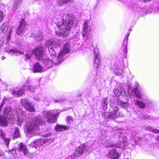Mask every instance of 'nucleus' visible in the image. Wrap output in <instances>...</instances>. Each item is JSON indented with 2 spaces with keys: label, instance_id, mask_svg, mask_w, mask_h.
<instances>
[{
  "label": "nucleus",
  "instance_id": "1",
  "mask_svg": "<svg viewBox=\"0 0 159 159\" xmlns=\"http://www.w3.org/2000/svg\"><path fill=\"white\" fill-rule=\"evenodd\" d=\"M45 46L48 48L50 55L53 58L52 60L48 58H44L45 56L43 53L44 47L42 45L38 47L33 52L28 51L26 52L25 54V60L29 59L33 53L39 60H41L43 62L45 66V67H43L39 63H36L33 67V71L34 73L44 71L52 67L53 64L58 65L64 60L65 54L70 51L69 44L68 43L65 44L56 58L57 49L60 47L61 44L58 42H56L53 40H48L45 42Z\"/></svg>",
  "mask_w": 159,
  "mask_h": 159
},
{
  "label": "nucleus",
  "instance_id": "2",
  "mask_svg": "<svg viewBox=\"0 0 159 159\" xmlns=\"http://www.w3.org/2000/svg\"><path fill=\"white\" fill-rule=\"evenodd\" d=\"M3 116H0V125L2 126H5L9 122L12 124L16 121L17 124L21 126L25 120V113L20 111L17 112L10 108L9 107L4 108Z\"/></svg>",
  "mask_w": 159,
  "mask_h": 159
},
{
  "label": "nucleus",
  "instance_id": "3",
  "mask_svg": "<svg viewBox=\"0 0 159 159\" xmlns=\"http://www.w3.org/2000/svg\"><path fill=\"white\" fill-rule=\"evenodd\" d=\"M75 18L74 16L71 15H64L62 18V22L61 21L56 23L58 28L60 30H62L64 33L57 31L56 33V36L61 37H67L70 33V29L73 25V20Z\"/></svg>",
  "mask_w": 159,
  "mask_h": 159
},
{
  "label": "nucleus",
  "instance_id": "4",
  "mask_svg": "<svg viewBox=\"0 0 159 159\" xmlns=\"http://www.w3.org/2000/svg\"><path fill=\"white\" fill-rule=\"evenodd\" d=\"M43 122L40 116L29 117L28 120L26 124L28 136L31 137L32 135L29 136V135H33L36 130L38 129L39 125H42Z\"/></svg>",
  "mask_w": 159,
  "mask_h": 159
},
{
  "label": "nucleus",
  "instance_id": "5",
  "mask_svg": "<svg viewBox=\"0 0 159 159\" xmlns=\"http://www.w3.org/2000/svg\"><path fill=\"white\" fill-rule=\"evenodd\" d=\"M54 135L50 133H48L43 135V139H39L34 141L31 143L30 146L35 148L38 151H41L43 148V145L45 144H47L52 142L54 139Z\"/></svg>",
  "mask_w": 159,
  "mask_h": 159
},
{
  "label": "nucleus",
  "instance_id": "6",
  "mask_svg": "<svg viewBox=\"0 0 159 159\" xmlns=\"http://www.w3.org/2000/svg\"><path fill=\"white\" fill-rule=\"evenodd\" d=\"M59 110H57L51 111H44L43 114L44 118L47 119V121L51 123L57 122L59 114Z\"/></svg>",
  "mask_w": 159,
  "mask_h": 159
},
{
  "label": "nucleus",
  "instance_id": "7",
  "mask_svg": "<svg viewBox=\"0 0 159 159\" xmlns=\"http://www.w3.org/2000/svg\"><path fill=\"white\" fill-rule=\"evenodd\" d=\"M13 27L9 26L7 23L3 24L0 28V39H3L7 36V43H8L10 39V34L11 33Z\"/></svg>",
  "mask_w": 159,
  "mask_h": 159
},
{
  "label": "nucleus",
  "instance_id": "8",
  "mask_svg": "<svg viewBox=\"0 0 159 159\" xmlns=\"http://www.w3.org/2000/svg\"><path fill=\"white\" fill-rule=\"evenodd\" d=\"M102 116L107 119H115L117 117H122L123 115L119 111V108L116 106H112L111 105L110 112H105L102 114Z\"/></svg>",
  "mask_w": 159,
  "mask_h": 159
},
{
  "label": "nucleus",
  "instance_id": "9",
  "mask_svg": "<svg viewBox=\"0 0 159 159\" xmlns=\"http://www.w3.org/2000/svg\"><path fill=\"white\" fill-rule=\"evenodd\" d=\"M35 87L34 86H31L23 85L22 87V89L18 91H16L14 89H11L9 90L10 93L12 96L15 97H19L22 95L24 93V91H30L34 92L35 89Z\"/></svg>",
  "mask_w": 159,
  "mask_h": 159
},
{
  "label": "nucleus",
  "instance_id": "10",
  "mask_svg": "<svg viewBox=\"0 0 159 159\" xmlns=\"http://www.w3.org/2000/svg\"><path fill=\"white\" fill-rule=\"evenodd\" d=\"M121 134L120 132H118L117 134V135H120V136H119V140L121 142L120 144L117 146H116L112 144V143H110L109 141H107L105 143L106 146L107 147H115L116 148H124L126 144L127 139L125 136H120Z\"/></svg>",
  "mask_w": 159,
  "mask_h": 159
},
{
  "label": "nucleus",
  "instance_id": "11",
  "mask_svg": "<svg viewBox=\"0 0 159 159\" xmlns=\"http://www.w3.org/2000/svg\"><path fill=\"white\" fill-rule=\"evenodd\" d=\"M21 105L27 110L31 112H34L35 109L34 104L26 98H23L20 100Z\"/></svg>",
  "mask_w": 159,
  "mask_h": 159
},
{
  "label": "nucleus",
  "instance_id": "12",
  "mask_svg": "<svg viewBox=\"0 0 159 159\" xmlns=\"http://www.w3.org/2000/svg\"><path fill=\"white\" fill-rule=\"evenodd\" d=\"M120 65H117L115 64L112 68L114 73L117 75L121 76L123 75V70L124 69L123 62H121Z\"/></svg>",
  "mask_w": 159,
  "mask_h": 159
},
{
  "label": "nucleus",
  "instance_id": "13",
  "mask_svg": "<svg viewBox=\"0 0 159 159\" xmlns=\"http://www.w3.org/2000/svg\"><path fill=\"white\" fill-rule=\"evenodd\" d=\"M27 24L24 19H22L20 23L19 26H18L16 34L18 35H21V34H23L25 32L26 29L25 26Z\"/></svg>",
  "mask_w": 159,
  "mask_h": 159
},
{
  "label": "nucleus",
  "instance_id": "14",
  "mask_svg": "<svg viewBox=\"0 0 159 159\" xmlns=\"http://www.w3.org/2000/svg\"><path fill=\"white\" fill-rule=\"evenodd\" d=\"M89 21L85 20L84 23L83 31L82 34L84 38L85 39H87V36L89 35V32L90 30L91 29L89 26Z\"/></svg>",
  "mask_w": 159,
  "mask_h": 159
},
{
  "label": "nucleus",
  "instance_id": "15",
  "mask_svg": "<svg viewBox=\"0 0 159 159\" xmlns=\"http://www.w3.org/2000/svg\"><path fill=\"white\" fill-rule=\"evenodd\" d=\"M94 66L96 68L98 67L99 65L100 56L97 48L94 49Z\"/></svg>",
  "mask_w": 159,
  "mask_h": 159
},
{
  "label": "nucleus",
  "instance_id": "16",
  "mask_svg": "<svg viewBox=\"0 0 159 159\" xmlns=\"http://www.w3.org/2000/svg\"><path fill=\"white\" fill-rule=\"evenodd\" d=\"M107 156L111 159H119V153L115 149H113L107 153Z\"/></svg>",
  "mask_w": 159,
  "mask_h": 159
},
{
  "label": "nucleus",
  "instance_id": "17",
  "mask_svg": "<svg viewBox=\"0 0 159 159\" xmlns=\"http://www.w3.org/2000/svg\"><path fill=\"white\" fill-rule=\"evenodd\" d=\"M4 50L5 52H10L11 55H15L17 56L19 55L23 54L24 52L19 50H17L15 49H10V48L9 46H7L6 48H4Z\"/></svg>",
  "mask_w": 159,
  "mask_h": 159
},
{
  "label": "nucleus",
  "instance_id": "18",
  "mask_svg": "<svg viewBox=\"0 0 159 159\" xmlns=\"http://www.w3.org/2000/svg\"><path fill=\"white\" fill-rule=\"evenodd\" d=\"M90 147L89 143H86L84 144L80 145L76 150L79 152V153L81 156L83 153L84 151H85L88 150Z\"/></svg>",
  "mask_w": 159,
  "mask_h": 159
},
{
  "label": "nucleus",
  "instance_id": "19",
  "mask_svg": "<svg viewBox=\"0 0 159 159\" xmlns=\"http://www.w3.org/2000/svg\"><path fill=\"white\" fill-rule=\"evenodd\" d=\"M19 148L20 152H22L24 154L26 155L28 152L26 146L22 143H20L19 145Z\"/></svg>",
  "mask_w": 159,
  "mask_h": 159
},
{
  "label": "nucleus",
  "instance_id": "20",
  "mask_svg": "<svg viewBox=\"0 0 159 159\" xmlns=\"http://www.w3.org/2000/svg\"><path fill=\"white\" fill-rule=\"evenodd\" d=\"M22 1V0H14L12 9L13 10H17L21 6Z\"/></svg>",
  "mask_w": 159,
  "mask_h": 159
},
{
  "label": "nucleus",
  "instance_id": "21",
  "mask_svg": "<svg viewBox=\"0 0 159 159\" xmlns=\"http://www.w3.org/2000/svg\"><path fill=\"white\" fill-rule=\"evenodd\" d=\"M125 90L123 88H119L116 89L114 91V93L115 95L117 96H119L121 94L123 96L125 94Z\"/></svg>",
  "mask_w": 159,
  "mask_h": 159
},
{
  "label": "nucleus",
  "instance_id": "22",
  "mask_svg": "<svg viewBox=\"0 0 159 159\" xmlns=\"http://www.w3.org/2000/svg\"><path fill=\"white\" fill-rule=\"evenodd\" d=\"M132 93L134 94L136 98L139 99H142L141 94L140 91L136 88L134 89L131 90Z\"/></svg>",
  "mask_w": 159,
  "mask_h": 159
},
{
  "label": "nucleus",
  "instance_id": "23",
  "mask_svg": "<svg viewBox=\"0 0 159 159\" xmlns=\"http://www.w3.org/2000/svg\"><path fill=\"white\" fill-rule=\"evenodd\" d=\"M55 128L57 131H63L64 130L68 129L69 127L66 126H61L57 125Z\"/></svg>",
  "mask_w": 159,
  "mask_h": 159
},
{
  "label": "nucleus",
  "instance_id": "24",
  "mask_svg": "<svg viewBox=\"0 0 159 159\" xmlns=\"http://www.w3.org/2000/svg\"><path fill=\"white\" fill-rule=\"evenodd\" d=\"M31 36L34 37L35 40L38 41L42 40L43 37L42 34L40 32H39L36 35L32 34Z\"/></svg>",
  "mask_w": 159,
  "mask_h": 159
},
{
  "label": "nucleus",
  "instance_id": "25",
  "mask_svg": "<svg viewBox=\"0 0 159 159\" xmlns=\"http://www.w3.org/2000/svg\"><path fill=\"white\" fill-rule=\"evenodd\" d=\"M129 36V34L127 35V36H125V39L124 40L123 43V48L124 49H125L124 52L125 53H126L127 52V40Z\"/></svg>",
  "mask_w": 159,
  "mask_h": 159
},
{
  "label": "nucleus",
  "instance_id": "26",
  "mask_svg": "<svg viewBox=\"0 0 159 159\" xmlns=\"http://www.w3.org/2000/svg\"><path fill=\"white\" fill-rule=\"evenodd\" d=\"M135 104L138 106L139 107L142 109L146 107V104L142 101L136 100L135 101Z\"/></svg>",
  "mask_w": 159,
  "mask_h": 159
},
{
  "label": "nucleus",
  "instance_id": "27",
  "mask_svg": "<svg viewBox=\"0 0 159 159\" xmlns=\"http://www.w3.org/2000/svg\"><path fill=\"white\" fill-rule=\"evenodd\" d=\"M72 0H57V3L59 6H61L69 2H72Z\"/></svg>",
  "mask_w": 159,
  "mask_h": 159
},
{
  "label": "nucleus",
  "instance_id": "28",
  "mask_svg": "<svg viewBox=\"0 0 159 159\" xmlns=\"http://www.w3.org/2000/svg\"><path fill=\"white\" fill-rule=\"evenodd\" d=\"M117 103L118 105L121 106L122 107L126 108L128 107V104L127 102H125L121 101H118L117 102Z\"/></svg>",
  "mask_w": 159,
  "mask_h": 159
},
{
  "label": "nucleus",
  "instance_id": "29",
  "mask_svg": "<svg viewBox=\"0 0 159 159\" xmlns=\"http://www.w3.org/2000/svg\"><path fill=\"white\" fill-rule=\"evenodd\" d=\"M79 152L77 151L76 150L75 152L73 153L71 155V158L72 159H75V158H77L78 157L80 156L78 153Z\"/></svg>",
  "mask_w": 159,
  "mask_h": 159
},
{
  "label": "nucleus",
  "instance_id": "30",
  "mask_svg": "<svg viewBox=\"0 0 159 159\" xmlns=\"http://www.w3.org/2000/svg\"><path fill=\"white\" fill-rule=\"evenodd\" d=\"M103 102L102 103V105L103 106V108L104 110H106L107 108V104L108 102L107 101V98H105L103 99Z\"/></svg>",
  "mask_w": 159,
  "mask_h": 159
},
{
  "label": "nucleus",
  "instance_id": "31",
  "mask_svg": "<svg viewBox=\"0 0 159 159\" xmlns=\"http://www.w3.org/2000/svg\"><path fill=\"white\" fill-rule=\"evenodd\" d=\"M146 129L150 131L153 132L155 133H159V130L157 129H154L151 127H146Z\"/></svg>",
  "mask_w": 159,
  "mask_h": 159
},
{
  "label": "nucleus",
  "instance_id": "32",
  "mask_svg": "<svg viewBox=\"0 0 159 159\" xmlns=\"http://www.w3.org/2000/svg\"><path fill=\"white\" fill-rule=\"evenodd\" d=\"M15 131L14 134V138H19L20 137L19 130L18 128H15Z\"/></svg>",
  "mask_w": 159,
  "mask_h": 159
},
{
  "label": "nucleus",
  "instance_id": "33",
  "mask_svg": "<svg viewBox=\"0 0 159 159\" xmlns=\"http://www.w3.org/2000/svg\"><path fill=\"white\" fill-rule=\"evenodd\" d=\"M66 119V122L69 125H70L73 121L72 117L70 116H67Z\"/></svg>",
  "mask_w": 159,
  "mask_h": 159
},
{
  "label": "nucleus",
  "instance_id": "34",
  "mask_svg": "<svg viewBox=\"0 0 159 159\" xmlns=\"http://www.w3.org/2000/svg\"><path fill=\"white\" fill-rule=\"evenodd\" d=\"M2 139L3 140L4 142L6 143L7 146L8 147L9 144L11 140V139L9 138H7L5 137Z\"/></svg>",
  "mask_w": 159,
  "mask_h": 159
},
{
  "label": "nucleus",
  "instance_id": "35",
  "mask_svg": "<svg viewBox=\"0 0 159 159\" xmlns=\"http://www.w3.org/2000/svg\"><path fill=\"white\" fill-rule=\"evenodd\" d=\"M4 16V13L2 11L0 10V22L3 20Z\"/></svg>",
  "mask_w": 159,
  "mask_h": 159
},
{
  "label": "nucleus",
  "instance_id": "36",
  "mask_svg": "<svg viewBox=\"0 0 159 159\" xmlns=\"http://www.w3.org/2000/svg\"><path fill=\"white\" fill-rule=\"evenodd\" d=\"M6 135L2 130H0V136L1 138L2 139L6 137Z\"/></svg>",
  "mask_w": 159,
  "mask_h": 159
},
{
  "label": "nucleus",
  "instance_id": "37",
  "mask_svg": "<svg viewBox=\"0 0 159 159\" xmlns=\"http://www.w3.org/2000/svg\"><path fill=\"white\" fill-rule=\"evenodd\" d=\"M0 159H7L5 157L3 152L1 150H0Z\"/></svg>",
  "mask_w": 159,
  "mask_h": 159
},
{
  "label": "nucleus",
  "instance_id": "38",
  "mask_svg": "<svg viewBox=\"0 0 159 159\" xmlns=\"http://www.w3.org/2000/svg\"><path fill=\"white\" fill-rule=\"evenodd\" d=\"M136 5H134L133 3H132L130 5V7H129V9H133L134 11H136V10L134 9L135 8V7H136Z\"/></svg>",
  "mask_w": 159,
  "mask_h": 159
},
{
  "label": "nucleus",
  "instance_id": "39",
  "mask_svg": "<svg viewBox=\"0 0 159 159\" xmlns=\"http://www.w3.org/2000/svg\"><path fill=\"white\" fill-rule=\"evenodd\" d=\"M8 99V98L6 97H4L2 100V102L1 104L2 106H3V105L5 103L6 101Z\"/></svg>",
  "mask_w": 159,
  "mask_h": 159
},
{
  "label": "nucleus",
  "instance_id": "40",
  "mask_svg": "<svg viewBox=\"0 0 159 159\" xmlns=\"http://www.w3.org/2000/svg\"><path fill=\"white\" fill-rule=\"evenodd\" d=\"M4 40L3 39H0V47L3 44Z\"/></svg>",
  "mask_w": 159,
  "mask_h": 159
},
{
  "label": "nucleus",
  "instance_id": "41",
  "mask_svg": "<svg viewBox=\"0 0 159 159\" xmlns=\"http://www.w3.org/2000/svg\"><path fill=\"white\" fill-rule=\"evenodd\" d=\"M34 99L38 101L40 100V98L38 97H34Z\"/></svg>",
  "mask_w": 159,
  "mask_h": 159
},
{
  "label": "nucleus",
  "instance_id": "42",
  "mask_svg": "<svg viewBox=\"0 0 159 159\" xmlns=\"http://www.w3.org/2000/svg\"><path fill=\"white\" fill-rule=\"evenodd\" d=\"M151 118V117L148 116H144V119H150Z\"/></svg>",
  "mask_w": 159,
  "mask_h": 159
},
{
  "label": "nucleus",
  "instance_id": "43",
  "mask_svg": "<svg viewBox=\"0 0 159 159\" xmlns=\"http://www.w3.org/2000/svg\"><path fill=\"white\" fill-rule=\"evenodd\" d=\"M140 137H139H139H138V136H135V138H134V139H135V143L136 144V141H135L136 140H138L139 139H140Z\"/></svg>",
  "mask_w": 159,
  "mask_h": 159
},
{
  "label": "nucleus",
  "instance_id": "44",
  "mask_svg": "<svg viewBox=\"0 0 159 159\" xmlns=\"http://www.w3.org/2000/svg\"><path fill=\"white\" fill-rule=\"evenodd\" d=\"M6 57L4 56H2L1 57V59L2 60H3L4 59H5Z\"/></svg>",
  "mask_w": 159,
  "mask_h": 159
},
{
  "label": "nucleus",
  "instance_id": "45",
  "mask_svg": "<svg viewBox=\"0 0 159 159\" xmlns=\"http://www.w3.org/2000/svg\"><path fill=\"white\" fill-rule=\"evenodd\" d=\"M60 102V101H56V102Z\"/></svg>",
  "mask_w": 159,
  "mask_h": 159
},
{
  "label": "nucleus",
  "instance_id": "46",
  "mask_svg": "<svg viewBox=\"0 0 159 159\" xmlns=\"http://www.w3.org/2000/svg\"><path fill=\"white\" fill-rule=\"evenodd\" d=\"M127 159H129V158H127Z\"/></svg>",
  "mask_w": 159,
  "mask_h": 159
},
{
  "label": "nucleus",
  "instance_id": "47",
  "mask_svg": "<svg viewBox=\"0 0 159 159\" xmlns=\"http://www.w3.org/2000/svg\"><path fill=\"white\" fill-rule=\"evenodd\" d=\"M127 159H129V158H127Z\"/></svg>",
  "mask_w": 159,
  "mask_h": 159
},
{
  "label": "nucleus",
  "instance_id": "48",
  "mask_svg": "<svg viewBox=\"0 0 159 159\" xmlns=\"http://www.w3.org/2000/svg\"><path fill=\"white\" fill-rule=\"evenodd\" d=\"M127 159H129V158H127Z\"/></svg>",
  "mask_w": 159,
  "mask_h": 159
},
{
  "label": "nucleus",
  "instance_id": "49",
  "mask_svg": "<svg viewBox=\"0 0 159 159\" xmlns=\"http://www.w3.org/2000/svg\"><path fill=\"white\" fill-rule=\"evenodd\" d=\"M158 139H159V138Z\"/></svg>",
  "mask_w": 159,
  "mask_h": 159
}]
</instances>
